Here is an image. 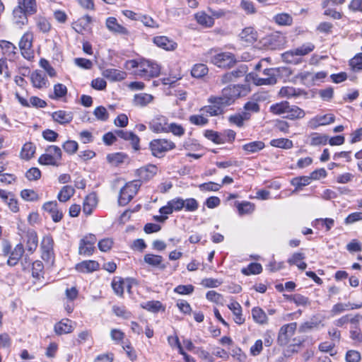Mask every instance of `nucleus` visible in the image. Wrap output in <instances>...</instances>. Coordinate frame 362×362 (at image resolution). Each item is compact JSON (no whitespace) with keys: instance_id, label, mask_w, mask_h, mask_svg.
I'll list each match as a JSON object with an SVG mask.
<instances>
[{"instance_id":"1","label":"nucleus","mask_w":362,"mask_h":362,"mask_svg":"<svg viewBox=\"0 0 362 362\" xmlns=\"http://www.w3.org/2000/svg\"><path fill=\"white\" fill-rule=\"evenodd\" d=\"M124 67L129 70L136 69L134 71L136 75L148 79L158 76L160 71L157 63L144 59L128 60L125 62Z\"/></svg>"},{"instance_id":"2","label":"nucleus","mask_w":362,"mask_h":362,"mask_svg":"<svg viewBox=\"0 0 362 362\" xmlns=\"http://www.w3.org/2000/svg\"><path fill=\"white\" fill-rule=\"evenodd\" d=\"M269 111L274 115H284V118L292 120L303 118L305 115L303 110L296 105H290L287 101L272 105Z\"/></svg>"},{"instance_id":"3","label":"nucleus","mask_w":362,"mask_h":362,"mask_svg":"<svg viewBox=\"0 0 362 362\" xmlns=\"http://www.w3.org/2000/svg\"><path fill=\"white\" fill-rule=\"evenodd\" d=\"M62 151L55 145H51L46 148L45 153L38 158V163L43 165H52L58 167L61 165Z\"/></svg>"},{"instance_id":"4","label":"nucleus","mask_w":362,"mask_h":362,"mask_svg":"<svg viewBox=\"0 0 362 362\" xmlns=\"http://www.w3.org/2000/svg\"><path fill=\"white\" fill-rule=\"evenodd\" d=\"M240 96L239 86H228L222 90L221 96H211L208 99L209 103L221 104L225 106L230 105L236 98Z\"/></svg>"},{"instance_id":"5","label":"nucleus","mask_w":362,"mask_h":362,"mask_svg":"<svg viewBox=\"0 0 362 362\" xmlns=\"http://www.w3.org/2000/svg\"><path fill=\"white\" fill-rule=\"evenodd\" d=\"M315 49V45L311 42L303 44L299 47L287 51L282 54L281 57L284 62L291 64H298L300 62L298 57H303L313 52Z\"/></svg>"},{"instance_id":"6","label":"nucleus","mask_w":362,"mask_h":362,"mask_svg":"<svg viewBox=\"0 0 362 362\" xmlns=\"http://www.w3.org/2000/svg\"><path fill=\"white\" fill-rule=\"evenodd\" d=\"M141 183L138 180H134L127 183L119 192L118 203L121 206L127 205L136 195Z\"/></svg>"},{"instance_id":"7","label":"nucleus","mask_w":362,"mask_h":362,"mask_svg":"<svg viewBox=\"0 0 362 362\" xmlns=\"http://www.w3.org/2000/svg\"><path fill=\"white\" fill-rule=\"evenodd\" d=\"M150 149L152 155L157 158L163 157L165 153L175 148V144L165 139H153L150 142Z\"/></svg>"},{"instance_id":"8","label":"nucleus","mask_w":362,"mask_h":362,"mask_svg":"<svg viewBox=\"0 0 362 362\" xmlns=\"http://www.w3.org/2000/svg\"><path fill=\"white\" fill-rule=\"evenodd\" d=\"M211 62L220 68H230L235 62V56L230 52H221L214 55Z\"/></svg>"},{"instance_id":"9","label":"nucleus","mask_w":362,"mask_h":362,"mask_svg":"<svg viewBox=\"0 0 362 362\" xmlns=\"http://www.w3.org/2000/svg\"><path fill=\"white\" fill-rule=\"evenodd\" d=\"M96 237L93 234L85 236L80 240L78 253L85 256H90L95 250Z\"/></svg>"},{"instance_id":"10","label":"nucleus","mask_w":362,"mask_h":362,"mask_svg":"<svg viewBox=\"0 0 362 362\" xmlns=\"http://www.w3.org/2000/svg\"><path fill=\"white\" fill-rule=\"evenodd\" d=\"M264 77L255 79L257 86L274 85L277 82V76L279 75V69H265L263 71Z\"/></svg>"},{"instance_id":"11","label":"nucleus","mask_w":362,"mask_h":362,"mask_svg":"<svg viewBox=\"0 0 362 362\" xmlns=\"http://www.w3.org/2000/svg\"><path fill=\"white\" fill-rule=\"evenodd\" d=\"M33 35L31 33H25L19 42V47L22 55L27 59L33 58V51L32 49Z\"/></svg>"},{"instance_id":"12","label":"nucleus","mask_w":362,"mask_h":362,"mask_svg":"<svg viewBox=\"0 0 362 362\" xmlns=\"http://www.w3.org/2000/svg\"><path fill=\"white\" fill-rule=\"evenodd\" d=\"M297 328L296 322H291L282 326L279 330L278 341L281 345H286L292 337Z\"/></svg>"},{"instance_id":"13","label":"nucleus","mask_w":362,"mask_h":362,"mask_svg":"<svg viewBox=\"0 0 362 362\" xmlns=\"http://www.w3.org/2000/svg\"><path fill=\"white\" fill-rule=\"evenodd\" d=\"M42 209L51 216L52 221L55 223L59 222L63 218V212L59 209L56 201L45 202L42 206Z\"/></svg>"},{"instance_id":"14","label":"nucleus","mask_w":362,"mask_h":362,"mask_svg":"<svg viewBox=\"0 0 362 362\" xmlns=\"http://www.w3.org/2000/svg\"><path fill=\"white\" fill-rule=\"evenodd\" d=\"M169 125L168 119L164 116H158L153 118L149 123V128L156 133H168Z\"/></svg>"},{"instance_id":"15","label":"nucleus","mask_w":362,"mask_h":362,"mask_svg":"<svg viewBox=\"0 0 362 362\" xmlns=\"http://www.w3.org/2000/svg\"><path fill=\"white\" fill-rule=\"evenodd\" d=\"M334 119L335 117L332 114L317 115L310 119L308 124L310 129H315L320 126H325L333 123L334 122Z\"/></svg>"},{"instance_id":"16","label":"nucleus","mask_w":362,"mask_h":362,"mask_svg":"<svg viewBox=\"0 0 362 362\" xmlns=\"http://www.w3.org/2000/svg\"><path fill=\"white\" fill-rule=\"evenodd\" d=\"M54 240L51 235H46L41 242L42 257L49 260L53 255Z\"/></svg>"},{"instance_id":"17","label":"nucleus","mask_w":362,"mask_h":362,"mask_svg":"<svg viewBox=\"0 0 362 362\" xmlns=\"http://www.w3.org/2000/svg\"><path fill=\"white\" fill-rule=\"evenodd\" d=\"M74 329L73 322L69 319H63L54 325V332L58 335L71 333Z\"/></svg>"},{"instance_id":"18","label":"nucleus","mask_w":362,"mask_h":362,"mask_svg":"<svg viewBox=\"0 0 362 362\" xmlns=\"http://www.w3.org/2000/svg\"><path fill=\"white\" fill-rule=\"evenodd\" d=\"M103 76L111 81H120L127 77L126 72L116 69H107L103 73Z\"/></svg>"},{"instance_id":"19","label":"nucleus","mask_w":362,"mask_h":362,"mask_svg":"<svg viewBox=\"0 0 362 362\" xmlns=\"http://www.w3.org/2000/svg\"><path fill=\"white\" fill-rule=\"evenodd\" d=\"M30 79L34 87L37 88H47L49 85L48 81L44 74L40 71H35L31 74Z\"/></svg>"},{"instance_id":"20","label":"nucleus","mask_w":362,"mask_h":362,"mask_svg":"<svg viewBox=\"0 0 362 362\" xmlns=\"http://www.w3.org/2000/svg\"><path fill=\"white\" fill-rule=\"evenodd\" d=\"M154 97L148 93H141L135 94L133 98V104L137 107H146L153 101Z\"/></svg>"},{"instance_id":"21","label":"nucleus","mask_w":362,"mask_h":362,"mask_svg":"<svg viewBox=\"0 0 362 362\" xmlns=\"http://www.w3.org/2000/svg\"><path fill=\"white\" fill-rule=\"evenodd\" d=\"M76 269L83 273L93 272L99 269V264L95 260H85L77 264Z\"/></svg>"},{"instance_id":"22","label":"nucleus","mask_w":362,"mask_h":362,"mask_svg":"<svg viewBox=\"0 0 362 362\" xmlns=\"http://www.w3.org/2000/svg\"><path fill=\"white\" fill-rule=\"evenodd\" d=\"M153 42L159 47L165 50H174L177 47V43L169 40L165 36H157L153 38Z\"/></svg>"},{"instance_id":"23","label":"nucleus","mask_w":362,"mask_h":362,"mask_svg":"<svg viewBox=\"0 0 362 362\" xmlns=\"http://www.w3.org/2000/svg\"><path fill=\"white\" fill-rule=\"evenodd\" d=\"M157 167L154 165H148L147 166L141 168L137 170L138 175L140 179L147 181L153 178L157 173Z\"/></svg>"},{"instance_id":"24","label":"nucleus","mask_w":362,"mask_h":362,"mask_svg":"<svg viewBox=\"0 0 362 362\" xmlns=\"http://www.w3.org/2000/svg\"><path fill=\"white\" fill-rule=\"evenodd\" d=\"M328 141V136L317 132L311 133L308 138L307 143L313 146L325 145Z\"/></svg>"},{"instance_id":"25","label":"nucleus","mask_w":362,"mask_h":362,"mask_svg":"<svg viewBox=\"0 0 362 362\" xmlns=\"http://www.w3.org/2000/svg\"><path fill=\"white\" fill-rule=\"evenodd\" d=\"M144 261L152 266L158 267L161 269H165V264H163V257L153 254H146L144 257Z\"/></svg>"},{"instance_id":"26","label":"nucleus","mask_w":362,"mask_h":362,"mask_svg":"<svg viewBox=\"0 0 362 362\" xmlns=\"http://www.w3.org/2000/svg\"><path fill=\"white\" fill-rule=\"evenodd\" d=\"M24 252V248L22 244H18L11 252L7 260V263L10 266H15L18 262Z\"/></svg>"},{"instance_id":"27","label":"nucleus","mask_w":362,"mask_h":362,"mask_svg":"<svg viewBox=\"0 0 362 362\" xmlns=\"http://www.w3.org/2000/svg\"><path fill=\"white\" fill-rule=\"evenodd\" d=\"M53 119L62 124L69 123L73 119V115L71 112L59 110L52 113Z\"/></svg>"},{"instance_id":"28","label":"nucleus","mask_w":362,"mask_h":362,"mask_svg":"<svg viewBox=\"0 0 362 362\" xmlns=\"http://www.w3.org/2000/svg\"><path fill=\"white\" fill-rule=\"evenodd\" d=\"M228 307L234 315L235 322L238 325L243 324L245 322V319L243 317L242 308L239 303L236 301H233L228 305Z\"/></svg>"},{"instance_id":"29","label":"nucleus","mask_w":362,"mask_h":362,"mask_svg":"<svg viewBox=\"0 0 362 362\" xmlns=\"http://www.w3.org/2000/svg\"><path fill=\"white\" fill-rule=\"evenodd\" d=\"M305 255L302 252H295L293 255L288 259V263L290 265H296L298 268L300 270H304L307 267V264L303 262L305 259Z\"/></svg>"},{"instance_id":"30","label":"nucleus","mask_w":362,"mask_h":362,"mask_svg":"<svg viewBox=\"0 0 362 362\" xmlns=\"http://www.w3.org/2000/svg\"><path fill=\"white\" fill-rule=\"evenodd\" d=\"M240 37L247 43H253L257 38V33L252 26H248L242 30Z\"/></svg>"},{"instance_id":"31","label":"nucleus","mask_w":362,"mask_h":362,"mask_svg":"<svg viewBox=\"0 0 362 362\" xmlns=\"http://www.w3.org/2000/svg\"><path fill=\"white\" fill-rule=\"evenodd\" d=\"M97 204V198L95 194H90L88 195L83 202V211L86 215H90L93 209Z\"/></svg>"},{"instance_id":"32","label":"nucleus","mask_w":362,"mask_h":362,"mask_svg":"<svg viewBox=\"0 0 362 362\" xmlns=\"http://www.w3.org/2000/svg\"><path fill=\"white\" fill-rule=\"evenodd\" d=\"M122 13L128 19L134 21H141V23H149L153 21L151 17L142 15L141 13H134L132 11L125 10L122 11Z\"/></svg>"},{"instance_id":"33","label":"nucleus","mask_w":362,"mask_h":362,"mask_svg":"<svg viewBox=\"0 0 362 362\" xmlns=\"http://www.w3.org/2000/svg\"><path fill=\"white\" fill-rule=\"evenodd\" d=\"M26 248L28 251L33 252L38 245L37 235L35 231L28 230L26 234Z\"/></svg>"},{"instance_id":"34","label":"nucleus","mask_w":362,"mask_h":362,"mask_svg":"<svg viewBox=\"0 0 362 362\" xmlns=\"http://www.w3.org/2000/svg\"><path fill=\"white\" fill-rule=\"evenodd\" d=\"M75 189L71 185L64 186L57 194V199L60 202H66L74 194Z\"/></svg>"},{"instance_id":"35","label":"nucleus","mask_w":362,"mask_h":362,"mask_svg":"<svg viewBox=\"0 0 362 362\" xmlns=\"http://www.w3.org/2000/svg\"><path fill=\"white\" fill-rule=\"evenodd\" d=\"M211 105H207L202 107L200 111L206 112L209 116H217L223 112V107H226L223 105L211 103Z\"/></svg>"},{"instance_id":"36","label":"nucleus","mask_w":362,"mask_h":362,"mask_svg":"<svg viewBox=\"0 0 362 362\" xmlns=\"http://www.w3.org/2000/svg\"><path fill=\"white\" fill-rule=\"evenodd\" d=\"M35 146L31 143H25L21 151L20 156L22 159L30 160L35 153Z\"/></svg>"},{"instance_id":"37","label":"nucleus","mask_w":362,"mask_h":362,"mask_svg":"<svg viewBox=\"0 0 362 362\" xmlns=\"http://www.w3.org/2000/svg\"><path fill=\"white\" fill-rule=\"evenodd\" d=\"M264 143L261 141H252L243 146V149L247 153H257L264 148Z\"/></svg>"},{"instance_id":"38","label":"nucleus","mask_w":362,"mask_h":362,"mask_svg":"<svg viewBox=\"0 0 362 362\" xmlns=\"http://www.w3.org/2000/svg\"><path fill=\"white\" fill-rule=\"evenodd\" d=\"M252 315L253 320L258 324L264 325L267 322L268 318L265 312L259 307L252 309Z\"/></svg>"},{"instance_id":"39","label":"nucleus","mask_w":362,"mask_h":362,"mask_svg":"<svg viewBox=\"0 0 362 362\" xmlns=\"http://www.w3.org/2000/svg\"><path fill=\"white\" fill-rule=\"evenodd\" d=\"M0 48L3 54L8 57H13L16 54V46L6 40H0Z\"/></svg>"},{"instance_id":"40","label":"nucleus","mask_w":362,"mask_h":362,"mask_svg":"<svg viewBox=\"0 0 362 362\" xmlns=\"http://www.w3.org/2000/svg\"><path fill=\"white\" fill-rule=\"evenodd\" d=\"M209 72V69L206 65L204 64H194L191 70V74L194 78H202L206 76Z\"/></svg>"},{"instance_id":"41","label":"nucleus","mask_w":362,"mask_h":362,"mask_svg":"<svg viewBox=\"0 0 362 362\" xmlns=\"http://www.w3.org/2000/svg\"><path fill=\"white\" fill-rule=\"evenodd\" d=\"M235 205L240 216L250 214L255 210V205L249 202H237Z\"/></svg>"},{"instance_id":"42","label":"nucleus","mask_w":362,"mask_h":362,"mask_svg":"<svg viewBox=\"0 0 362 362\" xmlns=\"http://www.w3.org/2000/svg\"><path fill=\"white\" fill-rule=\"evenodd\" d=\"M125 279L119 277L114 278L112 281V288L115 293L117 296H122L124 293L125 287Z\"/></svg>"},{"instance_id":"43","label":"nucleus","mask_w":362,"mask_h":362,"mask_svg":"<svg viewBox=\"0 0 362 362\" xmlns=\"http://www.w3.org/2000/svg\"><path fill=\"white\" fill-rule=\"evenodd\" d=\"M270 144L272 146L284 149H290L293 147V141L284 138L272 139Z\"/></svg>"},{"instance_id":"44","label":"nucleus","mask_w":362,"mask_h":362,"mask_svg":"<svg viewBox=\"0 0 362 362\" xmlns=\"http://www.w3.org/2000/svg\"><path fill=\"white\" fill-rule=\"evenodd\" d=\"M18 4L25 8L30 16L34 14L37 11L35 0H19Z\"/></svg>"},{"instance_id":"45","label":"nucleus","mask_w":362,"mask_h":362,"mask_svg":"<svg viewBox=\"0 0 362 362\" xmlns=\"http://www.w3.org/2000/svg\"><path fill=\"white\" fill-rule=\"evenodd\" d=\"M310 177L309 176H301L295 177L291 180V185L296 187L293 192H296L302 187L307 186L310 183Z\"/></svg>"},{"instance_id":"46","label":"nucleus","mask_w":362,"mask_h":362,"mask_svg":"<svg viewBox=\"0 0 362 362\" xmlns=\"http://www.w3.org/2000/svg\"><path fill=\"white\" fill-rule=\"evenodd\" d=\"M281 97L292 98L296 97L300 95V90L296 89L293 87L285 86L282 87L279 93Z\"/></svg>"},{"instance_id":"47","label":"nucleus","mask_w":362,"mask_h":362,"mask_svg":"<svg viewBox=\"0 0 362 362\" xmlns=\"http://www.w3.org/2000/svg\"><path fill=\"white\" fill-rule=\"evenodd\" d=\"M243 75V72L240 71H233L223 74L220 78V81L221 83L223 85L233 81L234 78H238Z\"/></svg>"},{"instance_id":"48","label":"nucleus","mask_w":362,"mask_h":362,"mask_svg":"<svg viewBox=\"0 0 362 362\" xmlns=\"http://www.w3.org/2000/svg\"><path fill=\"white\" fill-rule=\"evenodd\" d=\"M21 197L28 202H34L40 199L39 194L33 189H25L21 192Z\"/></svg>"},{"instance_id":"49","label":"nucleus","mask_w":362,"mask_h":362,"mask_svg":"<svg viewBox=\"0 0 362 362\" xmlns=\"http://www.w3.org/2000/svg\"><path fill=\"white\" fill-rule=\"evenodd\" d=\"M262 271V267L260 264L253 262L250 263L247 267L243 268L242 269V272L244 274L250 275V274H260Z\"/></svg>"},{"instance_id":"50","label":"nucleus","mask_w":362,"mask_h":362,"mask_svg":"<svg viewBox=\"0 0 362 362\" xmlns=\"http://www.w3.org/2000/svg\"><path fill=\"white\" fill-rule=\"evenodd\" d=\"M64 151L69 155H74L78 149V144L76 141L67 140L62 144Z\"/></svg>"},{"instance_id":"51","label":"nucleus","mask_w":362,"mask_h":362,"mask_svg":"<svg viewBox=\"0 0 362 362\" xmlns=\"http://www.w3.org/2000/svg\"><path fill=\"white\" fill-rule=\"evenodd\" d=\"M199 208V202L194 198L184 199V209L186 211L194 212Z\"/></svg>"},{"instance_id":"52","label":"nucleus","mask_w":362,"mask_h":362,"mask_svg":"<svg viewBox=\"0 0 362 362\" xmlns=\"http://www.w3.org/2000/svg\"><path fill=\"white\" fill-rule=\"evenodd\" d=\"M105 27L112 33L118 35H127L128 31L122 24H105Z\"/></svg>"},{"instance_id":"53","label":"nucleus","mask_w":362,"mask_h":362,"mask_svg":"<svg viewBox=\"0 0 362 362\" xmlns=\"http://www.w3.org/2000/svg\"><path fill=\"white\" fill-rule=\"evenodd\" d=\"M204 135L208 139L212 141L215 144H220L224 143V139L218 134V132L213 130H206Z\"/></svg>"},{"instance_id":"54","label":"nucleus","mask_w":362,"mask_h":362,"mask_svg":"<svg viewBox=\"0 0 362 362\" xmlns=\"http://www.w3.org/2000/svg\"><path fill=\"white\" fill-rule=\"evenodd\" d=\"M185 129L182 125L172 122L168 127V133L171 132L175 136H181L185 134Z\"/></svg>"},{"instance_id":"55","label":"nucleus","mask_w":362,"mask_h":362,"mask_svg":"<svg viewBox=\"0 0 362 362\" xmlns=\"http://www.w3.org/2000/svg\"><path fill=\"white\" fill-rule=\"evenodd\" d=\"M95 117L100 121H106L109 118V114L106 108L103 106L97 107L93 112Z\"/></svg>"},{"instance_id":"56","label":"nucleus","mask_w":362,"mask_h":362,"mask_svg":"<svg viewBox=\"0 0 362 362\" xmlns=\"http://www.w3.org/2000/svg\"><path fill=\"white\" fill-rule=\"evenodd\" d=\"M124 158L125 156L122 153H111L107 156V161L110 163L115 165H117V164L122 163Z\"/></svg>"},{"instance_id":"57","label":"nucleus","mask_w":362,"mask_h":362,"mask_svg":"<svg viewBox=\"0 0 362 362\" xmlns=\"http://www.w3.org/2000/svg\"><path fill=\"white\" fill-rule=\"evenodd\" d=\"M349 64L354 71H362V53L357 54L349 62Z\"/></svg>"},{"instance_id":"58","label":"nucleus","mask_w":362,"mask_h":362,"mask_svg":"<svg viewBox=\"0 0 362 362\" xmlns=\"http://www.w3.org/2000/svg\"><path fill=\"white\" fill-rule=\"evenodd\" d=\"M190 123L197 126L206 125L209 120L206 117H204L202 115H193L189 118Z\"/></svg>"},{"instance_id":"59","label":"nucleus","mask_w":362,"mask_h":362,"mask_svg":"<svg viewBox=\"0 0 362 362\" xmlns=\"http://www.w3.org/2000/svg\"><path fill=\"white\" fill-rule=\"evenodd\" d=\"M335 344L332 342L324 341L319 344V350L322 352L329 353L331 356H334L337 351H334Z\"/></svg>"},{"instance_id":"60","label":"nucleus","mask_w":362,"mask_h":362,"mask_svg":"<svg viewBox=\"0 0 362 362\" xmlns=\"http://www.w3.org/2000/svg\"><path fill=\"white\" fill-rule=\"evenodd\" d=\"M161 306H162V305H161L160 302L158 301V300L148 301L141 305V307L144 309H146V310H147L148 311H151V312L158 311L160 309Z\"/></svg>"},{"instance_id":"61","label":"nucleus","mask_w":362,"mask_h":362,"mask_svg":"<svg viewBox=\"0 0 362 362\" xmlns=\"http://www.w3.org/2000/svg\"><path fill=\"white\" fill-rule=\"evenodd\" d=\"M54 97L53 98L58 99L65 96L67 93L66 86L62 83H57L54 86Z\"/></svg>"},{"instance_id":"62","label":"nucleus","mask_w":362,"mask_h":362,"mask_svg":"<svg viewBox=\"0 0 362 362\" xmlns=\"http://www.w3.org/2000/svg\"><path fill=\"white\" fill-rule=\"evenodd\" d=\"M206 298L214 303L223 304V297L215 291H209L206 293Z\"/></svg>"},{"instance_id":"63","label":"nucleus","mask_w":362,"mask_h":362,"mask_svg":"<svg viewBox=\"0 0 362 362\" xmlns=\"http://www.w3.org/2000/svg\"><path fill=\"white\" fill-rule=\"evenodd\" d=\"M25 177L30 181L37 180L41 177V171L37 168H31L26 172Z\"/></svg>"},{"instance_id":"64","label":"nucleus","mask_w":362,"mask_h":362,"mask_svg":"<svg viewBox=\"0 0 362 362\" xmlns=\"http://www.w3.org/2000/svg\"><path fill=\"white\" fill-rule=\"evenodd\" d=\"M359 221H362V212L357 211L350 214L344 219V223L346 225H350Z\"/></svg>"}]
</instances>
